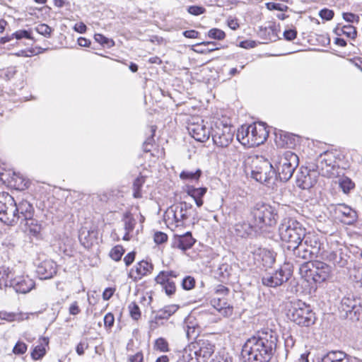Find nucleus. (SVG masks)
<instances>
[{"mask_svg":"<svg viewBox=\"0 0 362 362\" xmlns=\"http://www.w3.org/2000/svg\"><path fill=\"white\" fill-rule=\"evenodd\" d=\"M320 17L325 21H331L334 16V11L332 9L324 8L319 11Z\"/></svg>","mask_w":362,"mask_h":362,"instance_id":"nucleus-58","label":"nucleus"},{"mask_svg":"<svg viewBox=\"0 0 362 362\" xmlns=\"http://www.w3.org/2000/svg\"><path fill=\"white\" fill-rule=\"evenodd\" d=\"M251 226L245 222L238 223L234 226L235 235L242 238H246L250 234Z\"/></svg>","mask_w":362,"mask_h":362,"instance_id":"nucleus-41","label":"nucleus"},{"mask_svg":"<svg viewBox=\"0 0 362 362\" xmlns=\"http://www.w3.org/2000/svg\"><path fill=\"white\" fill-rule=\"evenodd\" d=\"M11 274L8 267H0V289L11 287V279L10 275Z\"/></svg>","mask_w":362,"mask_h":362,"instance_id":"nucleus-43","label":"nucleus"},{"mask_svg":"<svg viewBox=\"0 0 362 362\" xmlns=\"http://www.w3.org/2000/svg\"><path fill=\"white\" fill-rule=\"evenodd\" d=\"M342 17L344 21L351 23L358 24L360 21L359 16L351 12L343 13Z\"/></svg>","mask_w":362,"mask_h":362,"instance_id":"nucleus-59","label":"nucleus"},{"mask_svg":"<svg viewBox=\"0 0 362 362\" xmlns=\"http://www.w3.org/2000/svg\"><path fill=\"white\" fill-rule=\"evenodd\" d=\"M199 327L198 326H187L186 334L188 339H197L199 335Z\"/></svg>","mask_w":362,"mask_h":362,"instance_id":"nucleus-60","label":"nucleus"},{"mask_svg":"<svg viewBox=\"0 0 362 362\" xmlns=\"http://www.w3.org/2000/svg\"><path fill=\"white\" fill-rule=\"evenodd\" d=\"M196 243V239L191 232H187L182 235H174L172 238L171 247L185 252L191 249Z\"/></svg>","mask_w":362,"mask_h":362,"instance_id":"nucleus-20","label":"nucleus"},{"mask_svg":"<svg viewBox=\"0 0 362 362\" xmlns=\"http://www.w3.org/2000/svg\"><path fill=\"white\" fill-rule=\"evenodd\" d=\"M305 230L301 223L288 217L283 220L279 227V236L281 241L287 244L288 250H295L303 240Z\"/></svg>","mask_w":362,"mask_h":362,"instance_id":"nucleus-4","label":"nucleus"},{"mask_svg":"<svg viewBox=\"0 0 362 362\" xmlns=\"http://www.w3.org/2000/svg\"><path fill=\"white\" fill-rule=\"evenodd\" d=\"M179 306L175 304H171L164 306L158 310L154 318L150 321L151 329H156L163 320H168L178 310Z\"/></svg>","mask_w":362,"mask_h":362,"instance_id":"nucleus-23","label":"nucleus"},{"mask_svg":"<svg viewBox=\"0 0 362 362\" xmlns=\"http://www.w3.org/2000/svg\"><path fill=\"white\" fill-rule=\"evenodd\" d=\"M18 221H29L33 218L35 209L33 205L28 201L23 200L17 204Z\"/></svg>","mask_w":362,"mask_h":362,"instance_id":"nucleus-30","label":"nucleus"},{"mask_svg":"<svg viewBox=\"0 0 362 362\" xmlns=\"http://www.w3.org/2000/svg\"><path fill=\"white\" fill-rule=\"evenodd\" d=\"M340 251L341 250L339 251H325L322 254V259L334 265L339 264L342 267L344 262L342 261V258L339 257Z\"/></svg>","mask_w":362,"mask_h":362,"instance_id":"nucleus-38","label":"nucleus"},{"mask_svg":"<svg viewBox=\"0 0 362 362\" xmlns=\"http://www.w3.org/2000/svg\"><path fill=\"white\" fill-rule=\"evenodd\" d=\"M321 362H350L349 356L343 351H329L325 354Z\"/></svg>","mask_w":362,"mask_h":362,"instance_id":"nucleus-35","label":"nucleus"},{"mask_svg":"<svg viewBox=\"0 0 362 362\" xmlns=\"http://www.w3.org/2000/svg\"><path fill=\"white\" fill-rule=\"evenodd\" d=\"M230 290L223 284H218L214 288L211 306L222 316L228 317L233 314L234 307L230 299Z\"/></svg>","mask_w":362,"mask_h":362,"instance_id":"nucleus-10","label":"nucleus"},{"mask_svg":"<svg viewBox=\"0 0 362 362\" xmlns=\"http://www.w3.org/2000/svg\"><path fill=\"white\" fill-rule=\"evenodd\" d=\"M116 291V287H108L106 288L102 294L103 299L104 300H110L115 294Z\"/></svg>","mask_w":362,"mask_h":362,"instance_id":"nucleus-64","label":"nucleus"},{"mask_svg":"<svg viewBox=\"0 0 362 362\" xmlns=\"http://www.w3.org/2000/svg\"><path fill=\"white\" fill-rule=\"evenodd\" d=\"M104 326L106 330L110 331L115 324V316L112 313H107L104 317Z\"/></svg>","mask_w":362,"mask_h":362,"instance_id":"nucleus-57","label":"nucleus"},{"mask_svg":"<svg viewBox=\"0 0 362 362\" xmlns=\"http://www.w3.org/2000/svg\"><path fill=\"white\" fill-rule=\"evenodd\" d=\"M153 349L155 351L159 353H168L170 351L168 341L163 337H160L154 340Z\"/></svg>","mask_w":362,"mask_h":362,"instance_id":"nucleus-40","label":"nucleus"},{"mask_svg":"<svg viewBox=\"0 0 362 362\" xmlns=\"http://www.w3.org/2000/svg\"><path fill=\"white\" fill-rule=\"evenodd\" d=\"M37 343L30 353V357L34 361L41 360L46 355L49 349V339L47 337H40Z\"/></svg>","mask_w":362,"mask_h":362,"instance_id":"nucleus-28","label":"nucleus"},{"mask_svg":"<svg viewBox=\"0 0 362 362\" xmlns=\"http://www.w3.org/2000/svg\"><path fill=\"white\" fill-rule=\"evenodd\" d=\"M30 318V314L27 313L23 312H7V311H0V319L2 320H5L8 322H13L15 321L22 322L24 320H28Z\"/></svg>","mask_w":362,"mask_h":362,"instance_id":"nucleus-33","label":"nucleus"},{"mask_svg":"<svg viewBox=\"0 0 362 362\" xmlns=\"http://www.w3.org/2000/svg\"><path fill=\"white\" fill-rule=\"evenodd\" d=\"M36 272L41 279H49L57 274V265L51 259L41 262L37 267Z\"/></svg>","mask_w":362,"mask_h":362,"instance_id":"nucleus-24","label":"nucleus"},{"mask_svg":"<svg viewBox=\"0 0 362 362\" xmlns=\"http://www.w3.org/2000/svg\"><path fill=\"white\" fill-rule=\"evenodd\" d=\"M260 256L264 266H269L275 262V258L269 250H264L261 252Z\"/></svg>","mask_w":362,"mask_h":362,"instance_id":"nucleus-49","label":"nucleus"},{"mask_svg":"<svg viewBox=\"0 0 362 362\" xmlns=\"http://www.w3.org/2000/svg\"><path fill=\"white\" fill-rule=\"evenodd\" d=\"M196 281L193 276H187L182 281V288L184 290L189 291L195 287Z\"/></svg>","mask_w":362,"mask_h":362,"instance_id":"nucleus-51","label":"nucleus"},{"mask_svg":"<svg viewBox=\"0 0 362 362\" xmlns=\"http://www.w3.org/2000/svg\"><path fill=\"white\" fill-rule=\"evenodd\" d=\"M252 177L260 183L269 182L273 177V165L268 160L257 157L252 162Z\"/></svg>","mask_w":362,"mask_h":362,"instance_id":"nucleus-14","label":"nucleus"},{"mask_svg":"<svg viewBox=\"0 0 362 362\" xmlns=\"http://www.w3.org/2000/svg\"><path fill=\"white\" fill-rule=\"evenodd\" d=\"M1 179L8 186L18 190H24L28 187V181L21 174L13 170H8L0 174Z\"/></svg>","mask_w":362,"mask_h":362,"instance_id":"nucleus-18","label":"nucleus"},{"mask_svg":"<svg viewBox=\"0 0 362 362\" xmlns=\"http://www.w3.org/2000/svg\"><path fill=\"white\" fill-rule=\"evenodd\" d=\"M125 252V249L122 245H117L111 248L109 252L110 257L115 262H119Z\"/></svg>","mask_w":362,"mask_h":362,"instance_id":"nucleus-46","label":"nucleus"},{"mask_svg":"<svg viewBox=\"0 0 362 362\" xmlns=\"http://www.w3.org/2000/svg\"><path fill=\"white\" fill-rule=\"evenodd\" d=\"M94 40L103 46H107L109 47L115 45V42L112 39L106 37L101 33H95L94 35Z\"/></svg>","mask_w":362,"mask_h":362,"instance_id":"nucleus-48","label":"nucleus"},{"mask_svg":"<svg viewBox=\"0 0 362 362\" xmlns=\"http://www.w3.org/2000/svg\"><path fill=\"white\" fill-rule=\"evenodd\" d=\"M287 316L291 322L300 327H310L315 324L316 320L310 305L300 300L291 303Z\"/></svg>","mask_w":362,"mask_h":362,"instance_id":"nucleus-9","label":"nucleus"},{"mask_svg":"<svg viewBox=\"0 0 362 362\" xmlns=\"http://www.w3.org/2000/svg\"><path fill=\"white\" fill-rule=\"evenodd\" d=\"M333 33L336 35L334 44L340 47H345L347 45L346 41L341 38L342 35L351 40H355L358 36L357 28L351 24L338 23L334 28Z\"/></svg>","mask_w":362,"mask_h":362,"instance_id":"nucleus-16","label":"nucleus"},{"mask_svg":"<svg viewBox=\"0 0 362 362\" xmlns=\"http://www.w3.org/2000/svg\"><path fill=\"white\" fill-rule=\"evenodd\" d=\"M187 194L191 197L195 202L197 207H201L204 204L203 197L207 192L206 187H194V186H188L187 187Z\"/></svg>","mask_w":362,"mask_h":362,"instance_id":"nucleus-32","label":"nucleus"},{"mask_svg":"<svg viewBox=\"0 0 362 362\" xmlns=\"http://www.w3.org/2000/svg\"><path fill=\"white\" fill-rule=\"evenodd\" d=\"M179 276V272L175 270H161L154 277V281L160 285L166 296L170 298L177 291V286L173 279H176Z\"/></svg>","mask_w":362,"mask_h":362,"instance_id":"nucleus-15","label":"nucleus"},{"mask_svg":"<svg viewBox=\"0 0 362 362\" xmlns=\"http://www.w3.org/2000/svg\"><path fill=\"white\" fill-rule=\"evenodd\" d=\"M98 230L97 227L90 228L86 233L81 230L78 236L81 244L86 248H90L96 243L98 240Z\"/></svg>","mask_w":362,"mask_h":362,"instance_id":"nucleus-29","label":"nucleus"},{"mask_svg":"<svg viewBox=\"0 0 362 362\" xmlns=\"http://www.w3.org/2000/svg\"><path fill=\"white\" fill-rule=\"evenodd\" d=\"M29 221L30 223H28V221L26 222V225L28 226L30 233L35 236L39 235L42 230L41 225L37 223V221L33 218H32V221Z\"/></svg>","mask_w":362,"mask_h":362,"instance_id":"nucleus-50","label":"nucleus"},{"mask_svg":"<svg viewBox=\"0 0 362 362\" xmlns=\"http://www.w3.org/2000/svg\"><path fill=\"white\" fill-rule=\"evenodd\" d=\"M211 129L214 144L217 146L227 147L233 141L235 129L230 117L225 115L214 117Z\"/></svg>","mask_w":362,"mask_h":362,"instance_id":"nucleus-5","label":"nucleus"},{"mask_svg":"<svg viewBox=\"0 0 362 362\" xmlns=\"http://www.w3.org/2000/svg\"><path fill=\"white\" fill-rule=\"evenodd\" d=\"M187 129L190 136L199 142H206L209 140L211 132L203 119L192 122L188 124Z\"/></svg>","mask_w":362,"mask_h":362,"instance_id":"nucleus-17","label":"nucleus"},{"mask_svg":"<svg viewBox=\"0 0 362 362\" xmlns=\"http://www.w3.org/2000/svg\"><path fill=\"white\" fill-rule=\"evenodd\" d=\"M28 350V345L21 341H18L14 345L12 352L15 355H23L26 353Z\"/></svg>","mask_w":362,"mask_h":362,"instance_id":"nucleus-52","label":"nucleus"},{"mask_svg":"<svg viewBox=\"0 0 362 362\" xmlns=\"http://www.w3.org/2000/svg\"><path fill=\"white\" fill-rule=\"evenodd\" d=\"M143 149L145 153H149L151 160L154 163L165 158V151L164 148L156 144L155 141L146 140L143 144Z\"/></svg>","mask_w":362,"mask_h":362,"instance_id":"nucleus-25","label":"nucleus"},{"mask_svg":"<svg viewBox=\"0 0 362 362\" xmlns=\"http://www.w3.org/2000/svg\"><path fill=\"white\" fill-rule=\"evenodd\" d=\"M252 215L259 228L273 226L277 222L278 214L275 209L266 204H257L252 209Z\"/></svg>","mask_w":362,"mask_h":362,"instance_id":"nucleus-12","label":"nucleus"},{"mask_svg":"<svg viewBox=\"0 0 362 362\" xmlns=\"http://www.w3.org/2000/svg\"><path fill=\"white\" fill-rule=\"evenodd\" d=\"M192 205L180 202L170 206L164 214V220L171 230L184 228L191 216Z\"/></svg>","mask_w":362,"mask_h":362,"instance_id":"nucleus-7","label":"nucleus"},{"mask_svg":"<svg viewBox=\"0 0 362 362\" xmlns=\"http://www.w3.org/2000/svg\"><path fill=\"white\" fill-rule=\"evenodd\" d=\"M272 162L280 180L286 182L291 179L298 166L299 159L295 153L286 151L282 154L274 155Z\"/></svg>","mask_w":362,"mask_h":362,"instance_id":"nucleus-6","label":"nucleus"},{"mask_svg":"<svg viewBox=\"0 0 362 362\" xmlns=\"http://www.w3.org/2000/svg\"><path fill=\"white\" fill-rule=\"evenodd\" d=\"M232 272V267L227 264L223 263L219 266L216 272V278L221 282L227 284L229 281Z\"/></svg>","mask_w":362,"mask_h":362,"instance_id":"nucleus-36","label":"nucleus"},{"mask_svg":"<svg viewBox=\"0 0 362 362\" xmlns=\"http://www.w3.org/2000/svg\"><path fill=\"white\" fill-rule=\"evenodd\" d=\"M305 244L311 247L312 249L318 252L320 249L321 243L319 238V236L317 233L314 232H308L306 233L305 231V237L303 238Z\"/></svg>","mask_w":362,"mask_h":362,"instance_id":"nucleus-37","label":"nucleus"},{"mask_svg":"<svg viewBox=\"0 0 362 362\" xmlns=\"http://www.w3.org/2000/svg\"><path fill=\"white\" fill-rule=\"evenodd\" d=\"M123 221L125 233L122 239L125 241H129L131 239L130 234L135 228L136 220L134 218L132 214L129 211H127L124 214Z\"/></svg>","mask_w":362,"mask_h":362,"instance_id":"nucleus-34","label":"nucleus"},{"mask_svg":"<svg viewBox=\"0 0 362 362\" xmlns=\"http://www.w3.org/2000/svg\"><path fill=\"white\" fill-rule=\"evenodd\" d=\"M146 180V176L141 174L136 177L132 184L133 197L140 199L142 197V187Z\"/></svg>","mask_w":362,"mask_h":362,"instance_id":"nucleus-39","label":"nucleus"},{"mask_svg":"<svg viewBox=\"0 0 362 362\" xmlns=\"http://www.w3.org/2000/svg\"><path fill=\"white\" fill-rule=\"evenodd\" d=\"M278 342L276 332L263 329L247 339L243 353L249 362H269L274 356Z\"/></svg>","mask_w":362,"mask_h":362,"instance_id":"nucleus-1","label":"nucleus"},{"mask_svg":"<svg viewBox=\"0 0 362 362\" xmlns=\"http://www.w3.org/2000/svg\"><path fill=\"white\" fill-rule=\"evenodd\" d=\"M226 24L233 30H237L240 28L239 20L235 17H228Z\"/></svg>","mask_w":362,"mask_h":362,"instance_id":"nucleus-62","label":"nucleus"},{"mask_svg":"<svg viewBox=\"0 0 362 362\" xmlns=\"http://www.w3.org/2000/svg\"><path fill=\"white\" fill-rule=\"evenodd\" d=\"M35 286V281L27 274H22L15 276L11 279V287L17 293H27Z\"/></svg>","mask_w":362,"mask_h":362,"instance_id":"nucleus-21","label":"nucleus"},{"mask_svg":"<svg viewBox=\"0 0 362 362\" xmlns=\"http://www.w3.org/2000/svg\"><path fill=\"white\" fill-rule=\"evenodd\" d=\"M89 348V344L87 339L80 341L76 346V352L78 356H83L86 350Z\"/></svg>","mask_w":362,"mask_h":362,"instance_id":"nucleus-55","label":"nucleus"},{"mask_svg":"<svg viewBox=\"0 0 362 362\" xmlns=\"http://www.w3.org/2000/svg\"><path fill=\"white\" fill-rule=\"evenodd\" d=\"M17 204L8 192H0V221L7 226H14L18 221Z\"/></svg>","mask_w":362,"mask_h":362,"instance_id":"nucleus-11","label":"nucleus"},{"mask_svg":"<svg viewBox=\"0 0 362 362\" xmlns=\"http://www.w3.org/2000/svg\"><path fill=\"white\" fill-rule=\"evenodd\" d=\"M334 213L337 218L345 224H351L355 220L356 212L346 204H338Z\"/></svg>","mask_w":362,"mask_h":362,"instance_id":"nucleus-27","label":"nucleus"},{"mask_svg":"<svg viewBox=\"0 0 362 362\" xmlns=\"http://www.w3.org/2000/svg\"><path fill=\"white\" fill-rule=\"evenodd\" d=\"M311 266V262H305L300 267V273L307 281L315 282V269Z\"/></svg>","mask_w":362,"mask_h":362,"instance_id":"nucleus-42","label":"nucleus"},{"mask_svg":"<svg viewBox=\"0 0 362 362\" xmlns=\"http://www.w3.org/2000/svg\"><path fill=\"white\" fill-rule=\"evenodd\" d=\"M215 349V344L209 339L205 337L196 339L185 349V352H188V362H207Z\"/></svg>","mask_w":362,"mask_h":362,"instance_id":"nucleus-8","label":"nucleus"},{"mask_svg":"<svg viewBox=\"0 0 362 362\" xmlns=\"http://www.w3.org/2000/svg\"><path fill=\"white\" fill-rule=\"evenodd\" d=\"M187 10L192 16H199L206 13V8L202 6L198 5L189 6Z\"/></svg>","mask_w":362,"mask_h":362,"instance_id":"nucleus-56","label":"nucleus"},{"mask_svg":"<svg viewBox=\"0 0 362 362\" xmlns=\"http://www.w3.org/2000/svg\"><path fill=\"white\" fill-rule=\"evenodd\" d=\"M316 183L315 178L313 177L309 172H303L297 175L296 185L302 189H308Z\"/></svg>","mask_w":362,"mask_h":362,"instance_id":"nucleus-31","label":"nucleus"},{"mask_svg":"<svg viewBox=\"0 0 362 362\" xmlns=\"http://www.w3.org/2000/svg\"><path fill=\"white\" fill-rule=\"evenodd\" d=\"M155 270V265L150 258H143L137 261L129 270L127 277L133 283H138L151 276Z\"/></svg>","mask_w":362,"mask_h":362,"instance_id":"nucleus-13","label":"nucleus"},{"mask_svg":"<svg viewBox=\"0 0 362 362\" xmlns=\"http://www.w3.org/2000/svg\"><path fill=\"white\" fill-rule=\"evenodd\" d=\"M291 273L289 271H285L282 268H279L274 272L267 274L262 277V284L269 287H277L283 284L290 278Z\"/></svg>","mask_w":362,"mask_h":362,"instance_id":"nucleus-19","label":"nucleus"},{"mask_svg":"<svg viewBox=\"0 0 362 362\" xmlns=\"http://www.w3.org/2000/svg\"><path fill=\"white\" fill-rule=\"evenodd\" d=\"M202 174L200 169H197L195 171L184 170L180 173V178L185 181H198Z\"/></svg>","mask_w":362,"mask_h":362,"instance_id":"nucleus-44","label":"nucleus"},{"mask_svg":"<svg viewBox=\"0 0 362 362\" xmlns=\"http://www.w3.org/2000/svg\"><path fill=\"white\" fill-rule=\"evenodd\" d=\"M340 186L343 192L347 193L355 187V184L350 178L345 177L340 182Z\"/></svg>","mask_w":362,"mask_h":362,"instance_id":"nucleus-53","label":"nucleus"},{"mask_svg":"<svg viewBox=\"0 0 362 362\" xmlns=\"http://www.w3.org/2000/svg\"><path fill=\"white\" fill-rule=\"evenodd\" d=\"M207 35L209 38L216 40H223L226 37V33L217 28H211L208 31Z\"/></svg>","mask_w":362,"mask_h":362,"instance_id":"nucleus-47","label":"nucleus"},{"mask_svg":"<svg viewBox=\"0 0 362 362\" xmlns=\"http://www.w3.org/2000/svg\"><path fill=\"white\" fill-rule=\"evenodd\" d=\"M136 252L135 251H131L128 252L123 259L125 266L129 267L135 261Z\"/></svg>","mask_w":362,"mask_h":362,"instance_id":"nucleus-61","label":"nucleus"},{"mask_svg":"<svg viewBox=\"0 0 362 362\" xmlns=\"http://www.w3.org/2000/svg\"><path fill=\"white\" fill-rule=\"evenodd\" d=\"M168 235L162 231H156L153 234V241L157 245L165 243L168 241Z\"/></svg>","mask_w":362,"mask_h":362,"instance_id":"nucleus-54","label":"nucleus"},{"mask_svg":"<svg viewBox=\"0 0 362 362\" xmlns=\"http://www.w3.org/2000/svg\"><path fill=\"white\" fill-rule=\"evenodd\" d=\"M274 135L275 144L280 148H293L296 145V138L293 134L278 130Z\"/></svg>","mask_w":362,"mask_h":362,"instance_id":"nucleus-26","label":"nucleus"},{"mask_svg":"<svg viewBox=\"0 0 362 362\" xmlns=\"http://www.w3.org/2000/svg\"><path fill=\"white\" fill-rule=\"evenodd\" d=\"M311 266L315 269V283H322L329 279L332 276V268L324 262L314 261Z\"/></svg>","mask_w":362,"mask_h":362,"instance_id":"nucleus-22","label":"nucleus"},{"mask_svg":"<svg viewBox=\"0 0 362 362\" xmlns=\"http://www.w3.org/2000/svg\"><path fill=\"white\" fill-rule=\"evenodd\" d=\"M345 158V155L338 149L325 151L318 158L317 168L319 173L323 177H336L339 168L345 169L347 167Z\"/></svg>","mask_w":362,"mask_h":362,"instance_id":"nucleus-3","label":"nucleus"},{"mask_svg":"<svg viewBox=\"0 0 362 362\" xmlns=\"http://www.w3.org/2000/svg\"><path fill=\"white\" fill-rule=\"evenodd\" d=\"M269 131L264 122H253L249 125L243 124L237 131L238 141L247 148L263 144L268 139Z\"/></svg>","mask_w":362,"mask_h":362,"instance_id":"nucleus-2","label":"nucleus"},{"mask_svg":"<svg viewBox=\"0 0 362 362\" xmlns=\"http://www.w3.org/2000/svg\"><path fill=\"white\" fill-rule=\"evenodd\" d=\"M129 315L132 320L138 322L142 316L141 310L136 302H132L128 305Z\"/></svg>","mask_w":362,"mask_h":362,"instance_id":"nucleus-45","label":"nucleus"},{"mask_svg":"<svg viewBox=\"0 0 362 362\" xmlns=\"http://www.w3.org/2000/svg\"><path fill=\"white\" fill-rule=\"evenodd\" d=\"M37 31L45 36H49L52 31V28L46 24H40L37 28Z\"/></svg>","mask_w":362,"mask_h":362,"instance_id":"nucleus-63","label":"nucleus"}]
</instances>
